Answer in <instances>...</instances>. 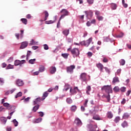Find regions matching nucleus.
<instances>
[{
    "label": "nucleus",
    "instance_id": "f257e3e1",
    "mask_svg": "<svg viewBox=\"0 0 131 131\" xmlns=\"http://www.w3.org/2000/svg\"><path fill=\"white\" fill-rule=\"evenodd\" d=\"M101 91L102 92H105V93H106V94H112L113 91H112V87H111V85H104L101 88Z\"/></svg>",
    "mask_w": 131,
    "mask_h": 131
},
{
    "label": "nucleus",
    "instance_id": "f03ea898",
    "mask_svg": "<svg viewBox=\"0 0 131 131\" xmlns=\"http://www.w3.org/2000/svg\"><path fill=\"white\" fill-rule=\"evenodd\" d=\"M70 52L73 56V58H76L79 56L80 54L79 49L78 48H74L72 50H70Z\"/></svg>",
    "mask_w": 131,
    "mask_h": 131
},
{
    "label": "nucleus",
    "instance_id": "7ed1b4c3",
    "mask_svg": "<svg viewBox=\"0 0 131 131\" xmlns=\"http://www.w3.org/2000/svg\"><path fill=\"white\" fill-rule=\"evenodd\" d=\"M93 41V38L91 37L87 40H83L80 42L81 46H84L85 47H89L91 45V42Z\"/></svg>",
    "mask_w": 131,
    "mask_h": 131
},
{
    "label": "nucleus",
    "instance_id": "20e7f679",
    "mask_svg": "<svg viewBox=\"0 0 131 131\" xmlns=\"http://www.w3.org/2000/svg\"><path fill=\"white\" fill-rule=\"evenodd\" d=\"M86 127L89 131H96V128L98 127V126L97 125H93L92 124H89L87 125Z\"/></svg>",
    "mask_w": 131,
    "mask_h": 131
},
{
    "label": "nucleus",
    "instance_id": "39448f33",
    "mask_svg": "<svg viewBox=\"0 0 131 131\" xmlns=\"http://www.w3.org/2000/svg\"><path fill=\"white\" fill-rule=\"evenodd\" d=\"M3 106L4 107H7L8 110H11V111H13L16 109V106L14 105H10V104L8 103H3Z\"/></svg>",
    "mask_w": 131,
    "mask_h": 131
},
{
    "label": "nucleus",
    "instance_id": "423d86ee",
    "mask_svg": "<svg viewBox=\"0 0 131 131\" xmlns=\"http://www.w3.org/2000/svg\"><path fill=\"white\" fill-rule=\"evenodd\" d=\"M74 69H75V66L74 65H71L70 66L67 67V72H68V73L72 74L73 73V70H74Z\"/></svg>",
    "mask_w": 131,
    "mask_h": 131
},
{
    "label": "nucleus",
    "instance_id": "0eeeda50",
    "mask_svg": "<svg viewBox=\"0 0 131 131\" xmlns=\"http://www.w3.org/2000/svg\"><path fill=\"white\" fill-rule=\"evenodd\" d=\"M70 92L72 95H76L77 92H78V93H80V90L78 89V87H75L73 89L71 88Z\"/></svg>",
    "mask_w": 131,
    "mask_h": 131
},
{
    "label": "nucleus",
    "instance_id": "6e6552de",
    "mask_svg": "<svg viewBox=\"0 0 131 131\" xmlns=\"http://www.w3.org/2000/svg\"><path fill=\"white\" fill-rule=\"evenodd\" d=\"M80 79L82 82L86 81V73H82L80 75Z\"/></svg>",
    "mask_w": 131,
    "mask_h": 131
},
{
    "label": "nucleus",
    "instance_id": "1a4fd4ad",
    "mask_svg": "<svg viewBox=\"0 0 131 131\" xmlns=\"http://www.w3.org/2000/svg\"><path fill=\"white\" fill-rule=\"evenodd\" d=\"M96 67L98 68L101 72H103V70L104 69V66L103 64L99 62L98 63L96 64Z\"/></svg>",
    "mask_w": 131,
    "mask_h": 131
},
{
    "label": "nucleus",
    "instance_id": "9d476101",
    "mask_svg": "<svg viewBox=\"0 0 131 131\" xmlns=\"http://www.w3.org/2000/svg\"><path fill=\"white\" fill-rule=\"evenodd\" d=\"M85 14L86 15L87 18H90V17L92 18L93 17V13L92 10L85 11Z\"/></svg>",
    "mask_w": 131,
    "mask_h": 131
},
{
    "label": "nucleus",
    "instance_id": "9b49d317",
    "mask_svg": "<svg viewBox=\"0 0 131 131\" xmlns=\"http://www.w3.org/2000/svg\"><path fill=\"white\" fill-rule=\"evenodd\" d=\"M75 122L78 126H81L82 125V122H81V120H80V119H79L78 118L75 119Z\"/></svg>",
    "mask_w": 131,
    "mask_h": 131
},
{
    "label": "nucleus",
    "instance_id": "f8f14e48",
    "mask_svg": "<svg viewBox=\"0 0 131 131\" xmlns=\"http://www.w3.org/2000/svg\"><path fill=\"white\" fill-rule=\"evenodd\" d=\"M16 84L18 85V86H22V85L24 84V83L22 80L18 79L16 80Z\"/></svg>",
    "mask_w": 131,
    "mask_h": 131
},
{
    "label": "nucleus",
    "instance_id": "ddd939ff",
    "mask_svg": "<svg viewBox=\"0 0 131 131\" xmlns=\"http://www.w3.org/2000/svg\"><path fill=\"white\" fill-rule=\"evenodd\" d=\"M41 101V98L40 97H38L36 98L34 101H33V105H38Z\"/></svg>",
    "mask_w": 131,
    "mask_h": 131
},
{
    "label": "nucleus",
    "instance_id": "4468645a",
    "mask_svg": "<svg viewBox=\"0 0 131 131\" xmlns=\"http://www.w3.org/2000/svg\"><path fill=\"white\" fill-rule=\"evenodd\" d=\"M28 46V42L27 41H24L21 43L20 48L21 49H25Z\"/></svg>",
    "mask_w": 131,
    "mask_h": 131
},
{
    "label": "nucleus",
    "instance_id": "2eb2a0df",
    "mask_svg": "<svg viewBox=\"0 0 131 131\" xmlns=\"http://www.w3.org/2000/svg\"><path fill=\"white\" fill-rule=\"evenodd\" d=\"M119 78L118 77H115L113 79L112 83L113 84H115V83H117L119 82Z\"/></svg>",
    "mask_w": 131,
    "mask_h": 131
},
{
    "label": "nucleus",
    "instance_id": "dca6fc26",
    "mask_svg": "<svg viewBox=\"0 0 131 131\" xmlns=\"http://www.w3.org/2000/svg\"><path fill=\"white\" fill-rule=\"evenodd\" d=\"M56 69L55 67H51L50 68L49 71L51 74H54L56 72Z\"/></svg>",
    "mask_w": 131,
    "mask_h": 131
},
{
    "label": "nucleus",
    "instance_id": "f3484780",
    "mask_svg": "<svg viewBox=\"0 0 131 131\" xmlns=\"http://www.w3.org/2000/svg\"><path fill=\"white\" fill-rule=\"evenodd\" d=\"M48 96H49V92H48V91L44 92L41 97V101H43Z\"/></svg>",
    "mask_w": 131,
    "mask_h": 131
},
{
    "label": "nucleus",
    "instance_id": "a211bd4d",
    "mask_svg": "<svg viewBox=\"0 0 131 131\" xmlns=\"http://www.w3.org/2000/svg\"><path fill=\"white\" fill-rule=\"evenodd\" d=\"M60 13H63V15H66V16H69V11L65 9L61 10Z\"/></svg>",
    "mask_w": 131,
    "mask_h": 131
},
{
    "label": "nucleus",
    "instance_id": "6ab92c4d",
    "mask_svg": "<svg viewBox=\"0 0 131 131\" xmlns=\"http://www.w3.org/2000/svg\"><path fill=\"white\" fill-rule=\"evenodd\" d=\"M129 116L130 115L128 113H125L122 116V118H123V119H127L129 117Z\"/></svg>",
    "mask_w": 131,
    "mask_h": 131
},
{
    "label": "nucleus",
    "instance_id": "aec40b11",
    "mask_svg": "<svg viewBox=\"0 0 131 131\" xmlns=\"http://www.w3.org/2000/svg\"><path fill=\"white\" fill-rule=\"evenodd\" d=\"M106 115L107 118H109V119H111L113 117V114H112V112H108Z\"/></svg>",
    "mask_w": 131,
    "mask_h": 131
},
{
    "label": "nucleus",
    "instance_id": "412c9836",
    "mask_svg": "<svg viewBox=\"0 0 131 131\" xmlns=\"http://www.w3.org/2000/svg\"><path fill=\"white\" fill-rule=\"evenodd\" d=\"M37 43H38V42L35 41L32 39L29 43V46H35V45H37Z\"/></svg>",
    "mask_w": 131,
    "mask_h": 131
},
{
    "label": "nucleus",
    "instance_id": "4be33fe9",
    "mask_svg": "<svg viewBox=\"0 0 131 131\" xmlns=\"http://www.w3.org/2000/svg\"><path fill=\"white\" fill-rule=\"evenodd\" d=\"M38 70L40 73L43 72L46 70V68L43 66H40Z\"/></svg>",
    "mask_w": 131,
    "mask_h": 131
},
{
    "label": "nucleus",
    "instance_id": "5701e85b",
    "mask_svg": "<svg viewBox=\"0 0 131 131\" xmlns=\"http://www.w3.org/2000/svg\"><path fill=\"white\" fill-rule=\"evenodd\" d=\"M121 126H122V127H123V128H124V127H127V126H128V124L127 123V121H124L121 124Z\"/></svg>",
    "mask_w": 131,
    "mask_h": 131
},
{
    "label": "nucleus",
    "instance_id": "b1692460",
    "mask_svg": "<svg viewBox=\"0 0 131 131\" xmlns=\"http://www.w3.org/2000/svg\"><path fill=\"white\" fill-rule=\"evenodd\" d=\"M92 91V88H91V86H88L86 88V93L87 95H90V92Z\"/></svg>",
    "mask_w": 131,
    "mask_h": 131
},
{
    "label": "nucleus",
    "instance_id": "393cba45",
    "mask_svg": "<svg viewBox=\"0 0 131 131\" xmlns=\"http://www.w3.org/2000/svg\"><path fill=\"white\" fill-rule=\"evenodd\" d=\"M1 120L3 124H5L7 122V118L2 117L1 118Z\"/></svg>",
    "mask_w": 131,
    "mask_h": 131
},
{
    "label": "nucleus",
    "instance_id": "a878e982",
    "mask_svg": "<svg viewBox=\"0 0 131 131\" xmlns=\"http://www.w3.org/2000/svg\"><path fill=\"white\" fill-rule=\"evenodd\" d=\"M41 120H42V118H38L34 121V123H39L41 122Z\"/></svg>",
    "mask_w": 131,
    "mask_h": 131
},
{
    "label": "nucleus",
    "instance_id": "bb28decb",
    "mask_svg": "<svg viewBox=\"0 0 131 131\" xmlns=\"http://www.w3.org/2000/svg\"><path fill=\"white\" fill-rule=\"evenodd\" d=\"M14 65L15 66H18V65H20V66H21V61L19 60H16L14 61Z\"/></svg>",
    "mask_w": 131,
    "mask_h": 131
},
{
    "label": "nucleus",
    "instance_id": "cd10ccee",
    "mask_svg": "<svg viewBox=\"0 0 131 131\" xmlns=\"http://www.w3.org/2000/svg\"><path fill=\"white\" fill-rule=\"evenodd\" d=\"M111 8L112 10H116L117 9V5L115 3H112L111 4Z\"/></svg>",
    "mask_w": 131,
    "mask_h": 131
},
{
    "label": "nucleus",
    "instance_id": "c85d7f7f",
    "mask_svg": "<svg viewBox=\"0 0 131 131\" xmlns=\"http://www.w3.org/2000/svg\"><path fill=\"white\" fill-rule=\"evenodd\" d=\"M114 122H115V123H118V122L120 121V117L119 116L116 117L114 120Z\"/></svg>",
    "mask_w": 131,
    "mask_h": 131
},
{
    "label": "nucleus",
    "instance_id": "c756f323",
    "mask_svg": "<svg viewBox=\"0 0 131 131\" xmlns=\"http://www.w3.org/2000/svg\"><path fill=\"white\" fill-rule=\"evenodd\" d=\"M39 109V105H35L33 107V112H36Z\"/></svg>",
    "mask_w": 131,
    "mask_h": 131
},
{
    "label": "nucleus",
    "instance_id": "7c9ffc66",
    "mask_svg": "<svg viewBox=\"0 0 131 131\" xmlns=\"http://www.w3.org/2000/svg\"><path fill=\"white\" fill-rule=\"evenodd\" d=\"M62 34L65 35V36H67L68 34H69V30H64L62 31Z\"/></svg>",
    "mask_w": 131,
    "mask_h": 131
},
{
    "label": "nucleus",
    "instance_id": "2f4dec72",
    "mask_svg": "<svg viewBox=\"0 0 131 131\" xmlns=\"http://www.w3.org/2000/svg\"><path fill=\"white\" fill-rule=\"evenodd\" d=\"M77 109V107L76 106V105H73L71 107V110L73 112H75V111H76Z\"/></svg>",
    "mask_w": 131,
    "mask_h": 131
},
{
    "label": "nucleus",
    "instance_id": "473e14b6",
    "mask_svg": "<svg viewBox=\"0 0 131 131\" xmlns=\"http://www.w3.org/2000/svg\"><path fill=\"white\" fill-rule=\"evenodd\" d=\"M113 90L114 91V92L115 93H118V92H119V91H120V89H119V87H118V86H116L113 89Z\"/></svg>",
    "mask_w": 131,
    "mask_h": 131
},
{
    "label": "nucleus",
    "instance_id": "72a5a7b5",
    "mask_svg": "<svg viewBox=\"0 0 131 131\" xmlns=\"http://www.w3.org/2000/svg\"><path fill=\"white\" fill-rule=\"evenodd\" d=\"M61 56L64 58V59H68V56H69V54L68 53H62L61 54Z\"/></svg>",
    "mask_w": 131,
    "mask_h": 131
},
{
    "label": "nucleus",
    "instance_id": "f704fd0d",
    "mask_svg": "<svg viewBox=\"0 0 131 131\" xmlns=\"http://www.w3.org/2000/svg\"><path fill=\"white\" fill-rule=\"evenodd\" d=\"M119 63L121 66H123L125 64V60L123 59H122L119 61Z\"/></svg>",
    "mask_w": 131,
    "mask_h": 131
},
{
    "label": "nucleus",
    "instance_id": "c9c22d12",
    "mask_svg": "<svg viewBox=\"0 0 131 131\" xmlns=\"http://www.w3.org/2000/svg\"><path fill=\"white\" fill-rule=\"evenodd\" d=\"M93 119H94L95 120H101V118H100V117L99 116V115H96L95 116H94L93 117Z\"/></svg>",
    "mask_w": 131,
    "mask_h": 131
},
{
    "label": "nucleus",
    "instance_id": "e433bc0d",
    "mask_svg": "<svg viewBox=\"0 0 131 131\" xmlns=\"http://www.w3.org/2000/svg\"><path fill=\"white\" fill-rule=\"evenodd\" d=\"M45 17L44 21H47V20H48V17H49V13L48 12V11H45Z\"/></svg>",
    "mask_w": 131,
    "mask_h": 131
},
{
    "label": "nucleus",
    "instance_id": "4c0bfd02",
    "mask_svg": "<svg viewBox=\"0 0 131 131\" xmlns=\"http://www.w3.org/2000/svg\"><path fill=\"white\" fill-rule=\"evenodd\" d=\"M35 61H36V59L35 58L30 59L29 60V64H34V63H35Z\"/></svg>",
    "mask_w": 131,
    "mask_h": 131
},
{
    "label": "nucleus",
    "instance_id": "58836bf2",
    "mask_svg": "<svg viewBox=\"0 0 131 131\" xmlns=\"http://www.w3.org/2000/svg\"><path fill=\"white\" fill-rule=\"evenodd\" d=\"M123 35H124V33L121 32L119 35L116 36V37L118 38H121V37H123Z\"/></svg>",
    "mask_w": 131,
    "mask_h": 131
},
{
    "label": "nucleus",
    "instance_id": "ea45409f",
    "mask_svg": "<svg viewBox=\"0 0 131 131\" xmlns=\"http://www.w3.org/2000/svg\"><path fill=\"white\" fill-rule=\"evenodd\" d=\"M79 93L76 96V99H80V98H81V96H82V94L81 93V92H79Z\"/></svg>",
    "mask_w": 131,
    "mask_h": 131
},
{
    "label": "nucleus",
    "instance_id": "a19ab883",
    "mask_svg": "<svg viewBox=\"0 0 131 131\" xmlns=\"http://www.w3.org/2000/svg\"><path fill=\"white\" fill-rule=\"evenodd\" d=\"M67 102L68 103V104H72L73 101L72 99H71V98H67Z\"/></svg>",
    "mask_w": 131,
    "mask_h": 131
},
{
    "label": "nucleus",
    "instance_id": "79ce46f5",
    "mask_svg": "<svg viewBox=\"0 0 131 131\" xmlns=\"http://www.w3.org/2000/svg\"><path fill=\"white\" fill-rule=\"evenodd\" d=\"M20 20L21 21V22H23L24 24H25V25H26V24H27V19L26 18H21Z\"/></svg>",
    "mask_w": 131,
    "mask_h": 131
},
{
    "label": "nucleus",
    "instance_id": "37998d69",
    "mask_svg": "<svg viewBox=\"0 0 131 131\" xmlns=\"http://www.w3.org/2000/svg\"><path fill=\"white\" fill-rule=\"evenodd\" d=\"M96 17L98 19V21H103V19H104V17L103 16L100 15L96 16Z\"/></svg>",
    "mask_w": 131,
    "mask_h": 131
},
{
    "label": "nucleus",
    "instance_id": "c03bdc74",
    "mask_svg": "<svg viewBox=\"0 0 131 131\" xmlns=\"http://www.w3.org/2000/svg\"><path fill=\"white\" fill-rule=\"evenodd\" d=\"M120 91H121L122 93H125V91H126V88L123 86L120 89Z\"/></svg>",
    "mask_w": 131,
    "mask_h": 131
},
{
    "label": "nucleus",
    "instance_id": "a18cd8bd",
    "mask_svg": "<svg viewBox=\"0 0 131 131\" xmlns=\"http://www.w3.org/2000/svg\"><path fill=\"white\" fill-rule=\"evenodd\" d=\"M12 122L14 124V126H18V121H17V120H16V119H14L12 121Z\"/></svg>",
    "mask_w": 131,
    "mask_h": 131
},
{
    "label": "nucleus",
    "instance_id": "49530a36",
    "mask_svg": "<svg viewBox=\"0 0 131 131\" xmlns=\"http://www.w3.org/2000/svg\"><path fill=\"white\" fill-rule=\"evenodd\" d=\"M15 92V89H12L10 91H9L8 92H6L5 95H9V94H13Z\"/></svg>",
    "mask_w": 131,
    "mask_h": 131
},
{
    "label": "nucleus",
    "instance_id": "de8ad7c7",
    "mask_svg": "<svg viewBox=\"0 0 131 131\" xmlns=\"http://www.w3.org/2000/svg\"><path fill=\"white\" fill-rule=\"evenodd\" d=\"M21 96H22V92H19L15 96V98L17 99V98H18V97H21Z\"/></svg>",
    "mask_w": 131,
    "mask_h": 131
},
{
    "label": "nucleus",
    "instance_id": "09e8293b",
    "mask_svg": "<svg viewBox=\"0 0 131 131\" xmlns=\"http://www.w3.org/2000/svg\"><path fill=\"white\" fill-rule=\"evenodd\" d=\"M70 85H69V84H66L64 86V89H63V91H68V90H69V88H70Z\"/></svg>",
    "mask_w": 131,
    "mask_h": 131
},
{
    "label": "nucleus",
    "instance_id": "8fccbe9b",
    "mask_svg": "<svg viewBox=\"0 0 131 131\" xmlns=\"http://www.w3.org/2000/svg\"><path fill=\"white\" fill-rule=\"evenodd\" d=\"M108 61L109 60L107 58L103 56V59L102 60V62H103V63H108Z\"/></svg>",
    "mask_w": 131,
    "mask_h": 131
},
{
    "label": "nucleus",
    "instance_id": "3c124183",
    "mask_svg": "<svg viewBox=\"0 0 131 131\" xmlns=\"http://www.w3.org/2000/svg\"><path fill=\"white\" fill-rule=\"evenodd\" d=\"M14 68V66H12L11 64H9L6 68V69H13Z\"/></svg>",
    "mask_w": 131,
    "mask_h": 131
},
{
    "label": "nucleus",
    "instance_id": "603ef678",
    "mask_svg": "<svg viewBox=\"0 0 131 131\" xmlns=\"http://www.w3.org/2000/svg\"><path fill=\"white\" fill-rule=\"evenodd\" d=\"M53 23H55V21H54V20H49V21H46V24H53Z\"/></svg>",
    "mask_w": 131,
    "mask_h": 131
},
{
    "label": "nucleus",
    "instance_id": "864d4df0",
    "mask_svg": "<svg viewBox=\"0 0 131 131\" xmlns=\"http://www.w3.org/2000/svg\"><path fill=\"white\" fill-rule=\"evenodd\" d=\"M120 73H121V69L117 70L116 74H117V75H120Z\"/></svg>",
    "mask_w": 131,
    "mask_h": 131
},
{
    "label": "nucleus",
    "instance_id": "5fc2aeb1",
    "mask_svg": "<svg viewBox=\"0 0 131 131\" xmlns=\"http://www.w3.org/2000/svg\"><path fill=\"white\" fill-rule=\"evenodd\" d=\"M105 98L107 99V102H110V94H108V95L107 96H105Z\"/></svg>",
    "mask_w": 131,
    "mask_h": 131
},
{
    "label": "nucleus",
    "instance_id": "6e6d98bb",
    "mask_svg": "<svg viewBox=\"0 0 131 131\" xmlns=\"http://www.w3.org/2000/svg\"><path fill=\"white\" fill-rule=\"evenodd\" d=\"M87 3H88L89 5H93V4H94V0H87Z\"/></svg>",
    "mask_w": 131,
    "mask_h": 131
},
{
    "label": "nucleus",
    "instance_id": "4d7b16f0",
    "mask_svg": "<svg viewBox=\"0 0 131 131\" xmlns=\"http://www.w3.org/2000/svg\"><path fill=\"white\" fill-rule=\"evenodd\" d=\"M43 47L44 50H47L49 49V46H48V45L47 44H45L44 45H43Z\"/></svg>",
    "mask_w": 131,
    "mask_h": 131
},
{
    "label": "nucleus",
    "instance_id": "13d9d810",
    "mask_svg": "<svg viewBox=\"0 0 131 131\" xmlns=\"http://www.w3.org/2000/svg\"><path fill=\"white\" fill-rule=\"evenodd\" d=\"M5 83V80H4V78H0V84H4Z\"/></svg>",
    "mask_w": 131,
    "mask_h": 131
},
{
    "label": "nucleus",
    "instance_id": "bf43d9fd",
    "mask_svg": "<svg viewBox=\"0 0 131 131\" xmlns=\"http://www.w3.org/2000/svg\"><path fill=\"white\" fill-rule=\"evenodd\" d=\"M20 32H21V33H20V38H22L24 36L23 34H24V30H21Z\"/></svg>",
    "mask_w": 131,
    "mask_h": 131
},
{
    "label": "nucleus",
    "instance_id": "052dcab7",
    "mask_svg": "<svg viewBox=\"0 0 131 131\" xmlns=\"http://www.w3.org/2000/svg\"><path fill=\"white\" fill-rule=\"evenodd\" d=\"M29 100H30V97H28L24 99V103H26V102H29Z\"/></svg>",
    "mask_w": 131,
    "mask_h": 131
},
{
    "label": "nucleus",
    "instance_id": "680f3d73",
    "mask_svg": "<svg viewBox=\"0 0 131 131\" xmlns=\"http://www.w3.org/2000/svg\"><path fill=\"white\" fill-rule=\"evenodd\" d=\"M2 111L5 112L6 111V108L3 106L0 107V112H2Z\"/></svg>",
    "mask_w": 131,
    "mask_h": 131
},
{
    "label": "nucleus",
    "instance_id": "e2e57ef3",
    "mask_svg": "<svg viewBox=\"0 0 131 131\" xmlns=\"http://www.w3.org/2000/svg\"><path fill=\"white\" fill-rule=\"evenodd\" d=\"M95 15L97 16H99L100 13V11H98V10H95Z\"/></svg>",
    "mask_w": 131,
    "mask_h": 131
},
{
    "label": "nucleus",
    "instance_id": "0e129e2a",
    "mask_svg": "<svg viewBox=\"0 0 131 131\" xmlns=\"http://www.w3.org/2000/svg\"><path fill=\"white\" fill-rule=\"evenodd\" d=\"M31 55V51H28L27 52V57H30Z\"/></svg>",
    "mask_w": 131,
    "mask_h": 131
},
{
    "label": "nucleus",
    "instance_id": "69168bd1",
    "mask_svg": "<svg viewBox=\"0 0 131 131\" xmlns=\"http://www.w3.org/2000/svg\"><path fill=\"white\" fill-rule=\"evenodd\" d=\"M38 113L39 114V116H41V117H43V115H45L43 114V112H39Z\"/></svg>",
    "mask_w": 131,
    "mask_h": 131
},
{
    "label": "nucleus",
    "instance_id": "338daca9",
    "mask_svg": "<svg viewBox=\"0 0 131 131\" xmlns=\"http://www.w3.org/2000/svg\"><path fill=\"white\" fill-rule=\"evenodd\" d=\"M130 93H131V90H128L126 93V95L128 97V96H129V95H130Z\"/></svg>",
    "mask_w": 131,
    "mask_h": 131
},
{
    "label": "nucleus",
    "instance_id": "774afa93",
    "mask_svg": "<svg viewBox=\"0 0 131 131\" xmlns=\"http://www.w3.org/2000/svg\"><path fill=\"white\" fill-rule=\"evenodd\" d=\"M39 71H36V72H34V75H38V74H39Z\"/></svg>",
    "mask_w": 131,
    "mask_h": 131
}]
</instances>
